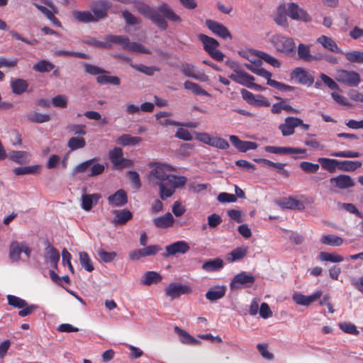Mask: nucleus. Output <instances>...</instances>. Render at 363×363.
Returning <instances> with one entry per match:
<instances>
[{
	"instance_id": "nucleus-64",
	"label": "nucleus",
	"mask_w": 363,
	"mask_h": 363,
	"mask_svg": "<svg viewBox=\"0 0 363 363\" xmlns=\"http://www.w3.org/2000/svg\"><path fill=\"white\" fill-rule=\"evenodd\" d=\"M52 101L56 107L65 108L67 104V98L64 95H57L52 99Z\"/></svg>"
},
{
	"instance_id": "nucleus-46",
	"label": "nucleus",
	"mask_w": 363,
	"mask_h": 363,
	"mask_svg": "<svg viewBox=\"0 0 363 363\" xmlns=\"http://www.w3.org/2000/svg\"><path fill=\"white\" fill-rule=\"evenodd\" d=\"M130 66L136 69L138 72H140L142 73H144L148 76H152L155 73V72H158L160 69L156 67H147L146 65L140 64V65H133L131 64Z\"/></svg>"
},
{
	"instance_id": "nucleus-45",
	"label": "nucleus",
	"mask_w": 363,
	"mask_h": 363,
	"mask_svg": "<svg viewBox=\"0 0 363 363\" xmlns=\"http://www.w3.org/2000/svg\"><path fill=\"white\" fill-rule=\"evenodd\" d=\"M96 82L100 84H111L118 86L121 84L120 79L116 76L100 75L96 77Z\"/></svg>"
},
{
	"instance_id": "nucleus-4",
	"label": "nucleus",
	"mask_w": 363,
	"mask_h": 363,
	"mask_svg": "<svg viewBox=\"0 0 363 363\" xmlns=\"http://www.w3.org/2000/svg\"><path fill=\"white\" fill-rule=\"evenodd\" d=\"M336 80L351 87L357 86L361 81L360 75L354 71L340 69L336 73Z\"/></svg>"
},
{
	"instance_id": "nucleus-15",
	"label": "nucleus",
	"mask_w": 363,
	"mask_h": 363,
	"mask_svg": "<svg viewBox=\"0 0 363 363\" xmlns=\"http://www.w3.org/2000/svg\"><path fill=\"white\" fill-rule=\"evenodd\" d=\"M113 215L112 223L115 225H125L133 218V213L128 209L113 210L111 211Z\"/></svg>"
},
{
	"instance_id": "nucleus-18",
	"label": "nucleus",
	"mask_w": 363,
	"mask_h": 363,
	"mask_svg": "<svg viewBox=\"0 0 363 363\" xmlns=\"http://www.w3.org/2000/svg\"><path fill=\"white\" fill-rule=\"evenodd\" d=\"M109 155L111 162L118 169L125 167V164L124 162H129L128 160L124 159L123 157L122 149L119 147H115L113 150H112L110 152Z\"/></svg>"
},
{
	"instance_id": "nucleus-11",
	"label": "nucleus",
	"mask_w": 363,
	"mask_h": 363,
	"mask_svg": "<svg viewBox=\"0 0 363 363\" xmlns=\"http://www.w3.org/2000/svg\"><path fill=\"white\" fill-rule=\"evenodd\" d=\"M301 119L296 117H287L284 123L280 124L279 129L281 131L284 136L291 135L294 133V128L301 124Z\"/></svg>"
},
{
	"instance_id": "nucleus-41",
	"label": "nucleus",
	"mask_w": 363,
	"mask_h": 363,
	"mask_svg": "<svg viewBox=\"0 0 363 363\" xmlns=\"http://www.w3.org/2000/svg\"><path fill=\"white\" fill-rule=\"evenodd\" d=\"M73 16L78 21L82 23L96 22L93 14L89 11H75Z\"/></svg>"
},
{
	"instance_id": "nucleus-20",
	"label": "nucleus",
	"mask_w": 363,
	"mask_h": 363,
	"mask_svg": "<svg viewBox=\"0 0 363 363\" xmlns=\"http://www.w3.org/2000/svg\"><path fill=\"white\" fill-rule=\"evenodd\" d=\"M235 194L236 195L225 192L220 193L218 194L217 199L220 203H234L237 201V197H245V192L237 186H235Z\"/></svg>"
},
{
	"instance_id": "nucleus-56",
	"label": "nucleus",
	"mask_w": 363,
	"mask_h": 363,
	"mask_svg": "<svg viewBox=\"0 0 363 363\" xmlns=\"http://www.w3.org/2000/svg\"><path fill=\"white\" fill-rule=\"evenodd\" d=\"M96 161V159H91L77 165L74 169V174L82 173L91 168V166Z\"/></svg>"
},
{
	"instance_id": "nucleus-24",
	"label": "nucleus",
	"mask_w": 363,
	"mask_h": 363,
	"mask_svg": "<svg viewBox=\"0 0 363 363\" xmlns=\"http://www.w3.org/2000/svg\"><path fill=\"white\" fill-rule=\"evenodd\" d=\"M248 252V247L241 246L236 247L226 255V260L230 262H236L244 258Z\"/></svg>"
},
{
	"instance_id": "nucleus-31",
	"label": "nucleus",
	"mask_w": 363,
	"mask_h": 363,
	"mask_svg": "<svg viewBox=\"0 0 363 363\" xmlns=\"http://www.w3.org/2000/svg\"><path fill=\"white\" fill-rule=\"evenodd\" d=\"M320 242L325 245L339 247L342 245L344 240L335 235L329 234L323 235Z\"/></svg>"
},
{
	"instance_id": "nucleus-28",
	"label": "nucleus",
	"mask_w": 363,
	"mask_h": 363,
	"mask_svg": "<svg viewBox=\"0 0 363 363\" xmlns=\"http://www.w3.org/2000/svg\"><path fill=\"white\" fill-rule=\"evenodd\" d=\"M317 42L320 43L325 48L328 49L332 52L342 53L335 42L330 37L322 35L317 39Z\"/></svg>"
},
{
	"instance_id": "nucleus-57",
	"label": "nucleus",
	"mask_w": 363,
	"mask_h": 363,
	"mask_svg": "<svg viewBox=\"0 0 363 363\" xmlns=\"http://www.w3.org/2000/svg\"><path fill=\"white\" fill-rule=\"evenodd\" d=\"M101 196L100 194H84L82 197V204H93L98 203Z\"/></svg>"
},
{
	"instance_id": "nucleus-43",
	"label": "nucleus",
	"mask_w": 363,
	"mask_h": 363,
	"mask_svg": "<svg viewBox=\"0 0 363 363\" xmlns=\"http://www.w3.org/2000/svg\"><path fill=\"white\" fill-rule=\"evenodd\" d=\"M184 86L186 89L191 90L195 94L203 96L208 95V92L203 89L199 84L190 81H186Z\"/></svg>"
},
{
	"instance_id": "nucleus-3",
	"label": "nucleus",
	"mask_w": 363,
	"mask_h": 363,
	"mask_svg": "<svg viewBox=\"0 0 363 363\" xmlns=\"http://www.w3.org/2000/svg\"><path fill=\"white\" fill-rule=\"evenodd\" d=\"M172 171H175V169L172 166L155 163L154 167L149 172L148 179L150 182L158 185L171 175L168 174L167 172Z\"/></svg>"
},
{
	"instance_id": "nucleus-53",
	"label": "nucleus",
	"mask_w": 363,
	"mask_h": 363,
	"mask_svg": "<svg viewBox=\"0 0 363 363\" xmlns=\"http://www.w3.org/2000/svg\"><path fill=\"white\" fill-rule=\"evenodd\" d=\"M85 71L92 75L104 74L108 73V72L102 68L96 67L93 65L88 63H83Z\"/></svg>"
},
{
	"instance_id": "nucleus-52",
	"label": "nucleus",
	"mask_w": 363,
	"mask_h": 363,
	"mask_svg": "<svg viewBox=\"0 0 363 363\" xmlns=\"http://www.w3.org/2000/svg\"><path fill=\"white\" fill-rule=\"evenodd\" d=\"M127 50L146 54L151 53V52L148 49H147L144 45L135 42H130Z\"/></svg>"
},
{
	"instance_id": "nucleus-25",
	"label": "nucleus",
	"mask_w": 363,
	"mask_h": 363,
	"mask_svg": "<svg viewBox=\"0 0 363 363\" xmlns=\"http://www.w3.org/2000/svg\"><path fill=\"white\" fill-rule=\"evenodd\" d=\"M287 201H277L276 204H304V203H312L314 202V199L311 196H299L298 197L289 196L286 199Z\"/></svg>"
},
{
	"instance_id": "nucleus-54",
	"label": "nucleus",
	"mask_w": 363,
	"mask_h": 363,
	"mask_svg": "<svg viewBox=\"0 0 363 363\" xmlns=\"http://www.w3.org/2000/svg\"><path fill=\"white\" fill-rule=\"evenodd\" d=\"M339 327L345 333L354 335L359 334V330L357 329V327L351 323H340Z\"/></svg>"
},
{
	"instance_id": "nucleus-21",
	"label": "nucleus",
	"mask_w": 363,
	"mask_h": 363,
	"mask_svg": "<svg viewBox=\"0 0 363 363\" xmlns=\"http://www.w3.org/2000/svg\"><path fill=\"white\" fill-rule=\"evenodd\" d=\"M162 279L160 274L154 271L146 272L140 279V284L144 286H150L157 284Z\"/></svg>"
},
{
	"instance_id": "nucleus-14",
	"label": "nucleus",
	"mask_w": 363,
	"mask_h": 363,
	"mask_svg": "<svg viewBox=\"0 0 363 363\" xmlns=\"http://www.w3.org/2000/svg\"><path fill=\"white\" fill-rule=\"evenodd\" d=\"M291 77L301 84L311 85L314 82L313 77L301 67H297L293 70Z\"/></svg>"
},
{
	"instance_id": "nucleus-7",
	"label": "nucleus",
	"mask_w": 363,
	"mask_h": 363,
	"mask_svg": "<svg viewBox=\"0 0 363 363\" xmlns=\"http://www.w3.org/2000/svg\"><path fill=\"white\" fill-rule=\"evenodd\" d=\"M111 6V3L106 0H99L94 3L91 11L96 22L107 16Z\"/></svg>"
},
{
	"instance_id": "nucleus-55",
	"label": "nucleus",
	"mask_w": 363,
	"mask_h": 363,
	"mask_svg": "<svg viewBox=\"0 0 363 363\" xmlns=\"http://www.w3.org/2000/svg\"><path fill=\"white\" fill-rule=\"evenodd\" d=\"M266 164L270 167L276 169L277 172L284 177H288L289 176V172L284 169V167L286 166V164L274 162L270 160H267Z\"/></svg>"
},
{
	"instance_id": "nucleus-34",
	"label": "nucleus",
	"mask_w": 363,
	"mask_h": 363,
	"mask_svg": "<svg viewBox=\"0 0 363 363\" xmlns=\"http://www.w3.org/2000/svg\"><path fill=\"white\" fill-rule=\"evenodd\" d=\"M318 162L324 169L330 172H335L336 169L338 168L339 161L336 160L320 157L318 158Z\"/></svg>"
},
{
	"instance_id": "nucleus-6",
	"label": "nucleus",
	"mask_w": 363,
	"mask_h": 363,
	"mask_svg": "<svg viewBox=\"0 0 363 363\" xmlns=\"http://www.w3.org/2000/svg\"><path fill=\"white\" fill-rule=\"evenodd\" d=\"M190 250L189 245L184 240H179L173 242L171 245L165 247V253L163 256L168 257L170 256H174L177 254H185Z\"/></svg>"
},
{
	"instance_id": "nucleus-59",
	"label": "nucleus",
	"mask_w": 363,
	"mask_h": 363,
	"mask_svg": "<svg viewBox=\"0 0 363 363\" xmlns=\"http://www.w3.org/2000/svg\"><path fill=\"white\" fill-rule=\"evenodd\" d=\"M210 145L218 147L220 149H227L229 147V143L227 140L223 138L216 137L212 138Z\"/></svg>"
},
{
	"instance_id": "nucleus-35",
	"label": "nucleus",
	"mask_w": 363,
	"mask_h": 363,
	"mask_svg": "<svg viewBox=\"0 0 363 363\" xmlns=\"http://www.w3.org/2000/svg\"><path fill=\"white\" fill-rule=\"evenodd\" d=\"M141 140L142 138L140 137H133L128 134H123L117 139L116 142L118 144L126 146L138 145Z\"/></svg>"
},
{
	"instance_id": "nucleus-8",
	"label": "nucleus",
	"mask_w": 363,
	"mask_h": 363,
	"mask_svg": "<svg viewBox=\"0 0 363 363\" xmlns=\"http://www.w3.org/2000/svg\"><path fill=\"white\" fill-rule=\"evenodd\" d=\"M192 292L189 286L182 285L177 283H170L165 289V294L172 299L178 298L182 294H189Z\"/></svg>"
},
{
	"instance_id": "nucleus-42",
	"label": "nucleus",
	"mask_w": 363,
	"mask_h": 363,
	"mask_svg": "<svg viewBox=\"0 0 363 363\" xmlns=\"http://www.w3.org/2000/svg\"><path fill=\"white\" fill-rule=\"evenodd\" d=\"M28 120L33 123H42L50 120L49 114H43L38 112H33L28 115Z\"/></svg>"
},
{
	"instance_id": "nucleus-47",
	"label": "nucleus",
	"mask_w": 363,
	"mask_h": 363,
	"mask_svg": "<svg viewBox=\"0 0 363 363\" xmlns=\"http://www.w3.org/2000/svg\"><path fill=\"white\" fill-rule=\"evenodd\" d=\"M55 65L46 60H41L33 65V69L37 72H50L54 68Z\"/></svg>"
},
{
	"instance_id": "nucleus-58",
	"label": "nucleus",
	"mask_w": 363,
	"mask_h": 363,
	"mask_svg": "<svg viewBox=\"0 0 363 363\" xmlns=\"http://www.w3.org/2000/svg\"><path fill=\"white\" fill-rule=\"evenodd\" d=\"M238 79L239 81H238V84L245 85L247 86V84L250 83L251 82H253L255 80V77L248 73L242 71L240 73H238Z\"/></svg>"
},
{
	"instance_id": "nucleus-13",
	"label": "nucleus",
	"mask_w": 363,
	"mask_h": 363,
	"mask_svg": "<svg viewBox=\"0 0 363 363\" xmlns=\"http://www.w3.org/2000/svg\"><path fill=\"white\" fill-rule=\"evenodd\" d=\"M321 291H316L314 294L310 296H305L299 293H296L293 295L294 301L301 306H308L311 303L318 300L322 296Z\"/></svg>"
},
{
	"instance_id": "nucleus-27",
	"label": "nucleus",
	"mask_w": 363,
	"mask_h": 363,
	"mask_svg": "<svg viewBox=\"0 0 363 363\" xmlns=\"http://www.w3.org/2000/svg\"><path fill=\"white\" fill-rule=\"evenodd\" d=\"M199 39L203 43L204 50L209 53L219 46V43L214 38L204 34H199Z\"/></svg>"
},
{
	"instance_id": "nucleus-62",
	"label": "nucleus",
	"mask_w": 363,
	"mask_h": 363,
	"mask_svg": "<svg viewBox=\"0 0 363 363\" xmlns=\"http://www.w3.org/2000/svg\"><path fill=\"white\" fill-rule=\"evenodd\" d=\"M181 71L186 77H192V78L196 77L195 68L193 65H191L190 64H188V63L182 64L181 66Z\"/></svg>"
},
{
	"instance_id": "nucleus-19",
	"label": "nucleus",
	"mask_w": 363,
	"mask_h": 363,
	"mask_svg": "<svg viewBox=\"0 0 363 363\" xmlns=\"http://www.w3.org/2000/svg\"><path fill=\"white\" fill-rule=\"evenodd\" d=\"M265 150L268 152L279 155L300 154L306 152V150L304 149L275 146H267L265 147Z\"/></svg>"
},
{
	"instance_id": "nucleus-23",
	"label": "nucleus",
	"mask_w": 363,
	"mask_h": 363,
	"mask_svg": "<svg viewBox=\"0 0 363 363\" xmlns=\"http://www.w3.org/2000/svg\"><path fill=\"white\" fill-rule=\"evenodd\" d=\"M153 223L157 228H167L171 227L174 223V218L169 212L162 216L155 218Z\"/></svg>"
},
{
	"instance_id": "nucleus-29",
	"label": "nucleus",
	"mask_w": 363,
	"mask_h": 363,
	"mask_svg": "<svg viewBox=\"0 0 363 363\" xmlns=\"http://www.w3.org/2000/svg\"><path fill=\"white\" fill-rule=\"evenodd\" d=\"M287 9L284 4H281L277 8V16L274 18V21L279 26L288 27V21L286 18Z\"/></svg>"
},
{
	"instance_id": "nucleus-51",
	"label": "nucleus",
	"mask_w": 363,
	"mask_h": 363,
	"mask_svg": "<svg viewBox=\"0 0 363 363\" xmlns=\"http://www.w3.org/2000/svg\"><path fill=\"white\" fill-rule=\"evenodd\" d=\"M97 255L101 260L106 263L112 262L117 256L115 252H106L102 249L98 250Z\"/></svg>"
},
{
	"instance_id": "nucleus-10",
	"label": "nucleus",
	"mask_w": 363,
	"mask_h": 363,
	"mask_svg": "<svg viewBox=\"0 0 363 363\" xmlns=\"http://www.w3.org/2000/svg\"><path fill=\"white\" fill-rule=\"evenodd\" d=\"M206 25L212 32L219 37L225 39H232V35L228 29L223 24L211 19H207L206 21Z\"/></svg>"
},
{
	"instance_id": "nucleus-5",
	"label": "nucleus",
	"mask_w": 363,
	"mask_h": 363,
	"mask_svg": "<svg viewBox=\"0 0 363 363\" xmlns=\"http://www.w3.org/2000/svg\"><path fill=\"white\" fill-rule=\"evenodd\" d=\"M287 13L294 20L301 21L305 23L311 21V18L306 11L300 8L296 3L292 2L288 4Z\"/></svg>"
},
{
	"instance_id": "nucleus-22",
	"label": "nucleus",
	"mask_w": 363,
	"mask_h": 363,
	"mask_svg": "<svg viewBox=\"0 0 363 363\" xmlns=\"http://www.w3.org/2000/svg\"><path fill=\"white\" fill-rule=\"evenodd\" d=\"M174 330L179 335V340L182 344L195 345L201 343L199 340H196L184 330L178 326H174Z\"/></svg>"
},
{
	"instance_id": "nucleus-17",
	"label": "nucleus",
	"mask_w": 363,
	"mask_h": 363,
	"mask_svg": "<svg viewBox=\"0 0 363 363\" xmlns=\"http://www.w3.org/2000/svg\"><path fill=\"white\" fill-rule=\"evenodd\" d=\"M230 140L239 151L242 152H245L248 150H255L257 147V143L251 141H242L235 135H230Z\"/></svg>"
},
{
	"instance_id": "nucleus-33",
	"label": "nucleus",
	"mask_w": 363,
	"mask_h": 363,
	"mask_svg": "<svg viewBox=\"0 0 363 363\" xmlns=\"http://www.w3.org/2000/svg\"><path fill=\"white\" fill-rule=\"evenodd\" d=\"M108 201L113 204H125L128 202L127 194L124 190L119 189L115 194L109 196Z\"/></svg>"
},
{
	"instance_id": "nucleus-36",
	"label": "nucleus",
	"mask_w": 363,
	"mask_h": 363,
	"mask_svg": "<svg viewBox=\"0 0 363 363\" xmlns=\"http://www.w3.org/2000/svg\"><path fill=\"white\" fill-rule=\"evenodd\" d=\"M362 163L360 161H339L338 169L342 171H354L362 166Z\"/></svg>"
},
{
	"instance_id": "nucleus-48",
	"label": "nucleus",
	"mask_w": 363,
	"mask_h": 363,
	"mask_svg": "<svg viewBox=\"0 0 363 363\" xmlns=\"http://www.w3.org/2000/svg\"><path fill=\"white\" fill-rule=\"evenodd\" d=\"M67 145L72 150H74L83 148L86 145V141L83 138L72 137L69 140Z\"/></svg>"
},
{
	"instance_id": "nucleus-12",
	"label": "nucleus",
	"mask_w": 363,
	"mask_h": 363,
	"mask_svg": "<svg viewBox=\"0 0 363 363\" xmlns=\"http://www.w3.org/2000/svg\"><path fill=\"white\" fill-rule=\"evenodd\" d=\"M330 182L333 187L340 189H345L354 186L353 179L346 174H340L336 177L331 178Z\"/></svg>"
},
{
	"instance_id": "nucleus-30",
	"label": "nucleus",
	"mask_w": 363,
	"mask_h": 363,
	"mask_svg": "<svg viewBox=\"0 0 363 363\" xmlns=\"http://www.w3.org/2000/svg\"><path fill=\"white\" fill-rule=\"evenodd\" d=\"M45 258L49 259L50 264L54 267H57L60 260V252L54 247L48 245L45 249Z\"/></svg>"
},
{
	"instance_id": "nucleus-40",
	"label": "nucleus",
	"mask_w": 363,
	"mask_h": 363,
	"mask_svg": "<svg viewBox=\"0 0 363 363\" xmlns=\"http://www.w3.org/2000/svg\"><path fill=\"white\" fill-rule=\"evenodd\" d=\"M106 40L108 42L121 45L123 48L126 50L130 43L129 38L124 35H108Z\"/></svg>"
},
{
	"instance_id": "nucleus-37",
	"label": "nucleus",
	"mask_w": 363,
	"mask_h": 363,
	"mask_svg": "<svg viewBox=\"0 0 363 363\" xmlns=\"http://www.w3.org/2000/svg\"><path fill=\"white\" fill-rule=\"evenodd\" d=\"M319 259L325 262H340L344 260L342 256L336 254V253H329L327 252H321L319 254Z\"/></svg>"
},
{
	"instance_id": "nucleus-60",
	"label": "nucleus",
	"mask_w": 363,
	"mask_h": 363,
	"mask_svg": "<svg viewBox=\"0 0 363 363\" xmlns=\"http://www.w3.org/2000/svg\"><path fill=\"white\" fill-rule=\"evenodd\" d=\"M128 178L132 183L133 187L138 189L141 186L139 174L135 171H129L128 172Z\"/></svg>"
},
{
	"instance_id": "nucleus-26",
	"label": "nucleus",
	"mask_w": 363,
	"mask_h": 363,
	"mask_svg": "<svg viewBox=\"0 0 363 363\" xmlns=\"http://www.w3.org/2000/svg\"><path fill=\"white\" fill-rule=\"evenodd\" d=\"M226 289L224 286H217L209 289L206 297L210 301H215L223 298L225 294Z\"/></svg>"
},
{
	"instance_id": "nucleus-38",
	"label": "nucleus",
	"mask_w": 363,
	"mask_h": 363,
	"mask_svg": "<svg viewBox=\"0 0 363 363\" xmlns=\"http://www.w3.org/2000/svg\"><path fill=\"white\" fill-rule=\"evenodd\" d=\"M79 256L82 267L87 272H92L94 269V267L88 253L86 252H79Z\"/></svg>"
},
{
	"instance_id": "nucleus-32",
	"label": "nucleus",
	"mask_w": 363,
	"mask_h": 363,
	"mask_svg": "<svg viewBox=\"0 0 363 363\" xmlns=\"http://www.w3.org/2000/svg\"><path fill=\"white\" fill-rule=\"evenodd\" d=\"M223 267V261L220 258L209 259L202 265V269L206 272H215Z\"/></svg>"
},
{
	"instance_id": "nucleus-61",
	"label": "nucleus",
	"mask_w": 363,
	"mask_h": 363,
	"mask_svg": "<svg viewBox=\"0 0 363 363\" xmlns=\"http://www.w3.org/2000/svg\"><path fill=\"white\" fill-rule=\"evenodd\" d=\"M300 167L303 171L308 173H315L319 169V164L308 162H302Z\"/></svg>"
},
{
	"instance_id": "nucleus-2",
	"label": "nucleus",
	"mask_w": 363,
	"mask_h": 363,
	"mask_svg": "<svg viewBox=\"0 0 363 363\" xmlns=\"http://www.w3.org/2000/svg\"><path fill=\"white\" fill-rule=\"evenodd\" d=\"M271 43L278 52L287 55H292L295 53L296 45L291 38L276 34L272 37Z\"/></svg>"
},
{
	"instance_id": "nucleus-49",
	"label": "nucleus",
	"mask_w": 363,
	"mask_h": 363,
	"mask_svg": "<svg viewBox=\"0 0 363 363\" xmlns=\"http://www.w3.org/2000/svg\"><path fill=\"white\" fill-rule=\"evenodd\" d=\"M346 59L351 62L363 63V52L352 51L345 53Z\"/></svg>"
},
{
	"instance_id": "nucleus-16",
	"label": "nucleus",
	"mask_w": 363,
	"mask_h": 363,
	"mask_svg": "<svg viewBox=\"0 0 363 363\" xmlns=\"http://www.w3.org/2000/svg\"><path fill=\"white\" fill-rule=\"evenodd\" d=\"M311 46L301 43L298 45L297 53L298 60L303 62H312L313 60H318L322 59L321 56H315L311 53Z\"/></svg>"
},
{
	"instance_id": "nucleus-44",
	"label": "nucleus",
	"mask_w": 363,
	"mask_h": 363,
	"mask_svg": "<svg viewBox=\"0 0 363 363\" xmlns=\"http://www.w3.org/2000/svg\"><path fill=\"white\" fill-rule=\"evenodd\" d=\"M23 247L17 242H13L10 246L9 257L13 261H17L20 259Z\"/></svg>"
},
{
	"instance_id": "nucleus-50",
	"label": "nucleus",
	"mask_w": 363,
	"mask_h": 363,
	"mask_svg": "<svg viewBox=\"0 0 363 363\" xmlns=\"http://www.w3.org/2000/svg\"><path fill=\"white\" fill-rule=\"evenodd\" d=\"M122 16L125 19L126 24L129 26H135L141 23V19L135 16L128 11H122Z\"/></svg>"
},
{
	"instance_id": "nucleus-63",
	"label": "nucleus",
	"mask_w": 363,
	"mask_h": 363,
	"mask_svg": "<svg viewBox=\"0 0 363 363\" xmlns=\"http://www.w3.org/2000/svg\"><path fill=\"white\" fill-rule=\"evenodd\" d=\"M221 223V217L216 213H213L208 216V225L210 228H216Z\"/></svg>"
},
{
	"instance_id": "nucleus-9",
	"label": "nucleus",
	"mask_w": 363,
	"mask_h": 363,
	"mask_svg": "<svg viewBox=\"0 0 363 363\" xmlns=\"http://www.w3.org/2000/svg\"><path fill=\"white\" fill-rule=\"evenodd\" d=\"M255 281V277L245 272L236 274L230 282L231 289H238L240 285H252Z\"/></svg>"
},
{
	"instance_id": "nucleus-1",
	"label": "nucleus",
	"mask_w": 363,
	"mask_h": 363,
	"mask_svg": "<svg viewBox=\"0 0 363 363\" xmlns=\"http://www.w3.org/2000/svg\"><path fill=\"white\" fill-rule=\"evenodd\" d=\"M187 178L183 176L170 175L158 184L160 188V197L162 200L171 197L176 189L182 188L186 183Z\"/></svg>"
},
{
	"instance_id": "nucleus-39",
	"label": "nucleus",
	"mask_w": 363,
	"mask_h": 363,
	"mask_svg": "<svg viewBox=\"0 0 363 363\" xmlns=\"http://www.w3.org/2000/svg\"><path fill=\"white\" fill-rule=\"evenodd\" d=\"M255 54L257 56L259 60H264L269 65H272L274 67H279L281 66V63L278 60L269 55V54L261 52V51H255Z\"/></svg>"
}]
</instances>
